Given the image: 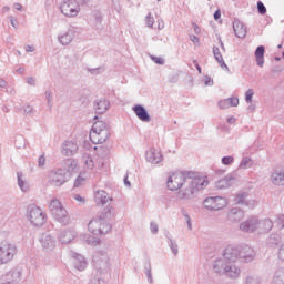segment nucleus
I'll return each instance as SVG.
<instances>
[{
    "label": "nucleus",
    "mask_w": 284,
    "mask_h": 284,
    "mask_svg": "<svg viewBox=\"0 0 284 284\" xmlns=\"http://www.w3.org/2000/svg\"><path fill=\"white\" fill-rule=\"evenodd\" d=\"M189 181V186L184 191H180L178 193L179 199H194L201 190H205L210 182L207 178H194V172H175L172 173L166 181V187L171 192H176V190H181L185 183Z\"/></svg>",
    "instance_id": "nucleus-1"
},
{
    "label": "nucleus",
    "mask_w": 284,
    "mask_h": 284,
    "mask_svg": "<svg viewBox=\"0 0 284 284\" xmlns=\"http://www.w3.org/2000/svg\"><path fill=\"white\" fill-rule=\"evenodd\" d=\"M213 270L215 274H220V276L224 275L226 278H232V281H236V278L241 277V267L236 264H232V262H225V260H215Z\"/></svg>",
    "instance_id": "nucleus-2"
},
{
    "label": "nucleus",
    "mask_w": 284,
    "mask_h": 284,
    "mask_svg": "<svg viewBox=\"0 0 284 284\" xmlns=\"http://www.w3.org/2000/svg\"><path fill=\"white\" fill-rule=\"evenodd\" d=\"M49 210L53 219L57 220L58 223H61V225H70V223H72L68 210H65V206H63L59 199H53L50 201Z\"/></svg>",
    "instance_id": "nucleus-3"
},
{
    "label": "nucleus",
    "mask_w": 284,
    "mask_h": 284,
    "mask_svg": "<svg viewBox=\"0 0 284 284\" xmlns=\"http://www.w3.org/2000/svg\"><path fill=\"white\" fill-rule=\"evenodd\" d=\"M89 138L94 145L105 143L110 139V129H108L103 121L94 122Z\"/></svg>",
    "instance_id": "nucleus-4"
},
{
    "label": "nucleus",
    "mask_w": 284,
    "mask_h": 284,
    "mask_svg": "<svg viewBox=\"0 0 284 284\" xmlns=\"http://www.w3.org/2000/svg\"><path fill=\"white\" fill-rule=\"evenodd\" d=\"M27 219L33 227H43L48 221V215L37 204H30L27 207Z\"/></svg>",
    "instance_id": "nucleus-5"
},
{
    "label": "nucleus",
    "mask_w": 284,
    "mask_h": 284,
    "mask_svg": "<svg viewBox=\"0 0 284 284\" xmlns=\"http://www.w3.org/2000/svg\"><path fill=\"white\" fill-rule=\"evenodd\" d=\"M14 254H17V245L2 241L0 243V265H6L14 258Z\"/></svg>",
    "instance_id": "nucleus-6"
},
{
    "label": "nucleus",
    "mask_w": 284,
    "mask_h": 284,
    "mask_svg": "<svg viewBox=\"0 0 284 284\" xmlns=\"http://www.w3.org/2000/svg\"><path fill=\"white\" fill-rule=\"evenodd\" d=\"M59 10L61 14L72 19L79 16V12H81V6H79L77 0H64L59 4Z\"/></svg>",
    "instance_id": "nucleus-7"
},
{
    "label": "nucleus",
    "mask_w": 284,
    "mask_h": 284,
    "mask_svg": "<svg viewBox=\"0 0 284 284\" xmlns=\"http://www.w3.org/2000/svg\"><path fill=\"white\" fill-rule=\"evenodd\" d=\"M93 266L99 272H105L110 270V256H108L106 252L97 251L92 257Z\"/></svg>",
    "instance_id": "nucleus-8"
},
{
    "label": "nucleus",
    "mask_w": 284,
    "mask_h": 284,
    "mask_svg": "<svg viewBox=\"0 0 284 284\" xmlns=\"http://www.w3.org/2000/svg\"><path fill=\"white\" fill-rule=\"evenodd\" d=\"M203 205L209 212H219V210H223L227 205V200L221 196H211L204 200Z\"/></svg>",
    "instance_id": "nucleus-9"
},
{
    "label": "nucleus",
    "mask_w": 284,
    "mask_h": 284,
    "mask_svg": "<svg viewBox=\"0 0 284 284\" xmlns=\"http://www.w3.org/2000/svg\"><path fill=\"white\" fill-rule=\"evenodd\" d=\"M48 179L50 185L61 187V185L68 182V172H65L63 169H57L49 172Z\"/></svg>",
    "instance_id": "nucleus-10"
},
{
    "label": "nucleus",
    "mask_w": 284,
    "mask_h": 284,
    "mask_svg": "<svg viewBox=\"0 0 284 284\" xmlns=\"http://www.w3.org/2000/svg\"><path fill=\"white\" fill-rule=\"evenodd\" d=\"M39 243L47 254H50V252H54V248L57 247V239L50 234V233H42Z\"/></svg>",
    "instance_id": "nucleus-11"
},
{
    "label": "nucleus",
    "mask_w": 284,
    "mask_h": 284,
    "mask_svg": "<svg viewBox=\"0 0 284 284\" xmlns=\"http://www.w3.org/2000/svg\"><path fill=\"white\" fill-rule=\"evenodd\" d=\"M237 247L240 252V260L243 261V263H252V261L256 258V252L254 248H252V246L244 244Z\"/></svg>",
    "instance_id": "nucleus-12"
},
{
    "label": "nucleus",
    "mask_w": 284,
    "mask_h": 284,
    "mask_svg": "<svg viewBox=\"0 0 284 284\" xmlns=\"http://www.w3.org/2000/svg\"><path fill=\"white\" fill-rule=\"evenodd\" d=\"M260 227L261 220H258V217H250L240 224L241 232H246L248 234H252V232H256Z\"/></svg>",
    "instance_id": "nucleus-13"
},
{
    "label": "nucleus",
    "mask_w": 284,
    "mask_h": 284,
    "mask_svg": "<svg viewBox=\"0 0 284 284\" xmlns=\"http://www.w3.org/2000/svg\"><path fill=\"white\" fill-rule=\"evenodd\" d=\"M240 258L239 246H227L224 250L223 258H219L217 261H225V263H236Z\"/></svg>",
    "instance_id": "nucleus-14"
},
{
    "label": "nucleus",
    "mask_w": 284,
    "mask_h": 284,
    "mask_svg": "<svg viewBox=\"0 0 284 284\" xmlns=\"http://www.w3.org/2000/svg\"><path fill=\"white\" fill-rule=\"evenodd\" d=\"M2 284H19L21 282V271L13 268L1 276Z\"/></svg>",
    "instance_id": "nucleus-15"
},
{
    "label": "nucleus",
    "mask_w": 284,
    "mask_h": 284,
    "mask_svg": "<svg viewBox=\"0 0 284 284\" xmlns=\"http://www.w3.org/2000/svg\"><path fill=\"white\" fill-rule=\"evenodd\" d=\"M234 201L237 203V205H245L246 207H250V210L258 205V202H256L254 199H250V194L247 193L237 194Z\"/></svg>",
    "instance_id": "nucleus-16"
},
{
    "label": "nucleus",
    "mask_w": 284,
    "mask_h": 284,
    "mask_svg": "<svg viewBox=\"0 0 284 284\" xmlns=\"http://www.w3.org/2000/svg\"><path fill=\"white\" fill-rule=\"evenodd\" d=\"M79 152V144L74 141H64L61 145V153L64 156H74Z\"/></svg>",
    "instance_id": "nucleus-17"
},
{
    "label": "nucleus",
    "mask_w": 284,
    "mask_h": 284,
    "mask_svg": "<svg viewBox=\"0 0 284 284\" xmlns=\"http://www.w3.org/2000/svg\"><path fill=\"white\" fill-rule=\"evenodd\" d=\"M145 159L149 163L159 165V163L163 162V153H161V151L152 148L149 151H146Z\"/></svg>",
    "instance_id": "nucleus-18"
},
{
    "label": "nucleus",
    "mask_w": 284,
    "mask_h": 284,
    "mask_svg": "<svg viewBox=\"0 0 284 284\" xmlns=\"http://www.w3.org/2000/svg\"><path fill=\"white\" fill-rule=\"evenodd\" d=\"M132 110L134 114L138 116V119L143 123H150L152 121V118H150V113H148L145 106L136 104L132 108Z\"/></svg>",
    "instance_id": "nucleus-19"
},
{
    "label": "nucleus",
    "mask_w": 284,
    "mask_h": 284,
    "mask_svg": "<svg viewBox=\"0 0 284 284\" xmlns=\"http://www.w3.org/2000/svg\"><path fill=\"white\" fill-rule=\"evenodd\" d=\"M233 30H234L235 37H237V39H245V37L247 36V28L239 19H234Z\"/></svg>",
    "instance_id": "nucleus-20"
},
{
    "label": "nucleus",
    "mask_w": 284,
    "mask_h": 284,
    "mask_svg": "<svg viewBox=\"0 0 284 284\" xmlns=\"http://www.w3.org/2000/svg\"><path fill=\"white\" fill-rule=\"evenodd\" d=\"M95 114H105L110 110V101L105 99L95 100L93 102Z\"/></svg>",
    "instance_id": "nucleus-21"
},
{
    "label": "nucleus",
    "mask_w": 284,
    "mask_h": 284,
    "mask_svg": "<svg viewBox=\"0 0 284 284\" xmlns=\"http://www.w3.org/2000/svg\"><path fill=\"white\" fill-rule=\"evenodd\" d=\"M266 245L271 248H276L283 245V235L281 233H273L266 239Z\"/></svg>",
    "instance_id": "nucleus-22"
},
{
    "label": "nucleus",
    "mask_w": 284,
    "mask_h": 284,
    "mask_svg": "<svg viewBox=\"0 0 284 284\" xmlns=\"http://www.w3.org/2000/svg\"><path fill=\"white\" fill-rule=\"evenodd\" d=\"M103 219L98 217L93 219L88 223V230L91 232V234H94V236H101V223Z\"/></svg>",
    "instance_id": "nucleus-23"
},
{
    "label": "nucleus",
    "mask_w": 284,
    "mask_h": 284,
    "mask_svg": "<svg viewBox=\"0 0 284 284\" xmlns=\"http://www.w3.org/2000/svg\"><path fill=\"white\" fill-rule=\"evenodd\" d=\"M72 256H73V265L75 270H78L79 272H83V270L88 267V262L85 261V257H83V255L78 253H73Z\"/></svg>",
    "instance_id": "nucleus-24"
},
{
    "label": "nucleus",
    "mask_w": 284,
    "mask_h": 284,
    "mask_svg": "<svg viewBox=\"0 0 284 284\" xmlns=\"http://www.w3.org/2000/svg\"><path fill=\"white\" fill-rule=\"evenodd\" d=\"M75 237H77V234L74 233V231H70V230L61 231L58 236L60 243L62 244L72 243V241H74Z\"/></svg>",
    "instance_id": "nucleus-25"
},
{
    "label": "nucleus",
    "mask_w": 284,
    "mask_h": 284,
    "mask_svg": "<svg viewBox=\"0 0 284 284\" xmlns=\"http://www.w3.org/2000/svg\"><path fill=\"white\" fill-rule=\"evenodd\" d=\"M227 216H229V221H232L233 223H239V221H242L245 214L243 213V210L239 207H233L229 211Z\"/></svg>",
    "instance_id": "nucleus-26"
},
{
    "label": "nucleus",
    "mask_w": 284,
    "mask_h": 284,
    "mask_svg": "<svg viewBox=\"0 0 284 284\" xmlns=\"http://www.w3.org/2000/svg\"><path fill=\"white\" fill-rule=\"evenodd\" d=\"M58 41L61 45H70V43L74 41V31L68 30L65 33L58 37Z\"/></svg>",
    "instance_id": "nucleus-27"
},
{
    "label": "nucleus",
    "mask_w": 284,
    "mask_h": 284,
    "mask_svg": "<svg viewBox=\"0 0 284 284\" xmlns=\"http://www.w3.org/2000/svg\"><path fill=\"white\" fill-rule=\"evenodd\" d=\"M77 165H79L77 160L67 159L62 162V168H63L62 170H64V172H67V175L72 174V172H74V170H77Z\"/></svg>",
    "instance_id": "nucleus-28"
},
{
    "label": "nucleus",
    "mask_w": 284,
    "mask_h": 284,
    "mask_svg": "<svg viewBox=\"0 0 284 284\" xmlns=\"http://www.w3.org/2000/svg\"><path fill=\"white\" fill-rule=\"evenodd\" d=\"M255 59L258 68H263L265 65V47L258 45L255 50Z\"/></svg>",
    "instance_id": "nucleus-29"
},
{
    "label": "nucleus",
    "mask_w": 284,
    "mask_h": 284,
    "mask_svg": "<svg viewBox=\"0 0 284 284\" xmlns=\"http://www.w3.org/2000/svg\"><path fill=\"white\" fill-rule=\"evenodd\" d=\"M94 200L97 205H105L108 201H110V197H108V192L105 191H97L94 194Z\"/></svg>",
    "instance_id": "nucleus-30"
},
{
    "label": "nucleus",
    "mask_w": 284,
    "mask_h": 284,
    "mask_svg": "<svg viewBox=\"0 0 284 284\" xmlns=\"http://www.w3.org/2000/svg\"><path fill=\"white\" fill-rule=\"evenodd\" d=\"M271 181L274 185H284V171H275L271 176Z\"/></svg>",
    "instance_id": "nucleus-31"
},
{
    "label": "nucleus",
    "mask_w": 284,
    "mask_h": 284,
    "mask_svg": "<svg viewBox=\"0 0 284 284\" xmlns=\"http://www.w3.org/2000/svg\"><path fill=\"white\" fill-rule=\"evenodd\" d=\"M99 217H101L103 221H110L111 219H114V207L112 205H108L104 207Z\"/></svg>",
    "instance_id": "nucleus-32"
},
{
    "label": "nucleus",
    "mask_w": 284,
    "mask_h": 284,
    "mask_svg": "<svg viewBox=\"0 0 284 284\" xmlns=\"http://www.w3.org/2000/svg\"><path fill=\"white\" fill-rule=\"evenodd\" d=\"M144 274L148 278V282L150 284L154 283V278L152 277V263L150 262V260H148L145 263H144Z\"/></svg>",
    "instance_id": "nucleus-33"
},
{
    "label": "nucleus",
    "mask_w": 284,
    "mask_h": 284,
    "mask_svg": "<svg viewBox=\"0 0 284 284\" xmlns=\"http://www.w3.org/2000/svg\"><path fill=\"white\" fill-rule=\"evenodd\" d=\"M261 225L263 232H272V229L274 227V222L270 219H264L263 221H260V227Z\"/></svg>",
    "instance_id": "nucleus-34"
},
{
    "label": "nucleus",
    "mask_w": 284,
    "mask_h": 284,
    "mask_svg": "<svg viewBox=\"0 0 284 284\" xmlns=\"http://www.w3.org/2000/svg\"><path fill=\"white\" fill-rule=\"evenodd\" d=\"M112 230V224L108 222V220H102L101 226H100V236H105V234H109Z\"/></svg>",
    "instance_id": "nucleus-35"
},
{
    "label": "nucleus",
    "mask_w": 284,
    "mask_h": 284,
    "mask_svg": "<svg viewBox=\"0 0 284 284\" xmlns=\"http://www.w3.org/2000/svg\"><path fill=\"white\" fill-rule=\"evenodd\" d=\"M274 284H284V268H278L273 277Z\"/></svg>",
    "instance_id": "nucleus-36"
},
{
    "label": "nucleus",
    "mask_w": 284,
    "mask_h": 284,
    "mask_svg": "<svg viewBox=\"0 0 284 284\" xmlns=\"http://www.w3.org/2000/svg\"><path fill=\"white\" fill-rule=\"evenodd\" d=\"M18 185L22 192H28V183L23 182V173L17 172Z\"/></svg>",
    "instance_id": "nucleus-37"
},
{
    "label": "nucleus",
    "mask_w": 284,
    "mask_h": 284,
    "mask_svg": "<svg viewBox=\"0 0 284 284\" xmlns=\"http://www.w3.org/2000/svg\"><path fill=\"white\" fill-rule=\"evenodd\" d=\"M273 224H275V227H277V230H284V214L275 215Z\"/></svg>",
    "instance_id": "nucleus-38"
},
{
    "label": "nucleus",
    "mask_w": 284,
    "mask_h": 284,
    "mask_svg": "<svg viewBox=\"0 0 284 284\" xmlns=\"http://www.w3.org/2000/svg\"><path fill=\"white\" fill-rule=\"evenodd\" d=\"M245 284H261V277L258 275H247Z\"/></svg>",
    "instance_id": "nucleus-39"
},
{
    "label": "nucleus",
    "mask_w": 284,
    "mask_h": 284,
    "mask_svg": "<svg viewBox=\"0 0 284 284\" xmlns=\"http://www.w3.org/2000/svg\"><path fill=\"white\" fill-rule=\"evenodd\" d=\"M247 168H252V160L250 158H243L240 163V169L247 170Z\"/></svg>",
    "instance_id": "nucleus-40"
},
{
    "label": "nucleus",
    "mask_w": 284,
    "mask_h": 284,
    "mask_svg": "<svg viewBox=\"0 0 284 284\" xmlns=\"http://www.w3.org/2000/svg\"><path fill=\"white\" fill-rule=\"evenodd\" d=\"M234 176L229 174L225 178L221 179V183H225L224 187H231L232 183H234Z\"/></svg>",
    "instance_id": "nucleus-41"
},
{
    "label": "nucleus",
    "mask_w": 284,
    "mask_h": 284,
    "mask_svg": "<svg viewBox=\"0 0 284 284\" xmlns=\"http://www.w3.org/2000/svg\"><path fill=\"white\" fill-rule=\"evenodd\" d=\"M169 246L171 247L172 253L174 256L179 254V244L172 239H169Z\"/></svg>",
    "instance_id": "nucleus-42"
},
{
    "label": "nucleus",
    "mask_w": 284,
    "mask_h": 284,
    "mask_svg": "<svg viewBox=\"0 0 284 284\" xmlns=\"http://www.w3.org/2000/svg\"><path fill=\"white\" fill-rule=\"evenodd\" d=\"M181 212H182V215L184 216V219L186 221L189 230L192 231V219L190 217V214L184 209H182Z\"/></svg>",
    "instance_id": "nucleus-43"
},
{
    "label": "nucleus",
    "mask_w": 284,
    "mask_h": 284,
    "mask_svg": "<svg viewBox=\"0 0 284 284\" xmlns=\"http://www.w3.org/2000/svg\"><path fill=\"white\" fill-rule=\"evenodd\" d=\"M257 12L258 14H267V8L263 3V1H257Z\"/></svg>",
    "instance_id": "nucleus-44"
},
{
    "label": "nucleus",
    "mask_w": 284,
    "mask_h": 284,
    "mask_svg": "<svg viewBox=\"0 0 284 284\" xmlns=\"http://www.w3.org/2000/svg\"><path fill=\"white\" fill-rule=\"evenodd\" d=\"M84 160V164L87 165V168H89V170H92V168H94V160H92V156L87 155L83 158Z\"/></svg>",
    "instance_id": "nucleus-45"
},
{
    "label": "nucleus",
    "mask_w": 284,
    "mask_h": 284,
    "mask_svg": "<svg viewBox=\"0 0 284 284\" xmlns=\"http://www.w3.org/2000/svg\"><path fill=\"white\" fill-rule=\"evenodd\" d=\"M213 54L216 61H222L223 54H221V50L219 49V47H213Z\"/></svg>",
    "instance_id": "nucleus-46"
},
{
    "label": "nucleus",
    "mask_w": 284,
    "mask_h": 284,
    "mask_svg": "<svg viewBox=\"0 0 284 284\" xmlns=\"http://www.w3.org/2000/svg\"><path fill=\"white\" fill-rule=\"evenodd\" d=\"M254 97V89H248L245 93L246 103H252V98Z\"/></svg>",
    "instance_id": "nucleus-47"
},
{
    "label": "nucleus",
    "mask_w": 284,
    "mask_h": 284,
    "mask_svg": "<svg viewBox=\"0 0 284 284\" xmlns=\"http://www.w3.org/2000/svg\"><path fill=\"white\" fill-rule=\"evenodd\" d=\"M222 163H223V165H232V163H234V156H232V155L223 156Z\"/></svg>",
    "instance_id": "nucleus-48"
},
{
    "label": "nucleus",
    "mask_w": 284,
    "mask_h": 284,
    "mask_svg": "<svg viewBox=\"0 0 284 284\" xmlns=\"http://www.w3.org/2000/svg\"><path fill=\"white\" fill-rule=\"evenodd\" d=\"M145 23L148 28H152V26H154V18L152 17V13H148V16L145 17Z\"/></svg>",
    "instance_id": "nucleus-49"
},
{
    "label": "nucleus",
    "mask_w": 284,
    "mask_h": 284,
    "mask_svg": "<svg viewBox=\"0 0 284 284\" xmlns=\"http://www.w3.org/2000/svg\"><path fill=\"white\" fill-rule=\"evenodd\" d=\"M219 108L221 110H227V108H230V100L229 99H225V100H221L219 102Z\"/></svg>",
    "instance_id": "nucleus-50"
},
{
    "label": "nucleus",
    "mask_w": 284,
    "mask_h": 284,
    "mask_svg": "<svg viewBox=\"0 0 284 284\" xmlns=\"http://www.w3.org/2000/svg\"><path fill=\"white\" fill-rule=\"evenodd\" d=\"M47 102H48V106L52 108V91L48 90L44 92Z\"/></svg>",
    "instance_id": "nucleus-51"
},
{
    "label": "nucleus",
    "mask_w": 284,
    "mask_h": 284,
    "mask_svg": "<svg viewBox=\"0 0 284 284\" xmlns=\"http://www.w3.org/2000/svg\"><path fill=\"white\" fill-rule=\"evenodd\" d=\"M151 59L156 65H165V60L163 58L152 55Z\"/></svg>",
    "instance_id": "nucleus-52"
},
{
    "label": "nucleus",
    "mask_w": 284,
    "mask_h": 284,
    "mask_svg": "<svg viewBox=\"0 0 284 284\" xmlns=\"http://www.w3.org/2000/svg\"><path fill=\"white\" fill-rule=\"evenodd\" d=\"M38 168H45V153L39 156L38 159Z\"/></svg>",
    "instance_id": "nucleus-53"
},
{
    "label": "nucleus",
    "mask_w": 284,
    "mask_h": 284,
    "mask_svg": "<svg viewBox=\"0 0 284 284\" xmlns=\"http://www.w3.org/2000/svg\"><path fill=\"white\" fill-rule=\"evenodd\" d=\"M150 230H151L152 234H159V224H156V222H151Z\"/></svg>",
    "instance_id": "nucleus-54"
},
{
    "label": "nucleus",
    "mask_w": 284,
    "mask_h": 284,
    "mask_svg": "<svg viewBox=\"0 0 284 284\" xmlns=\"http://www.w3.org/2000/svg\"><path fill=\"white\" fill-rule=\"evenodd\" d=\"M230 108H236L239 105V98H229Z\"/></svg>",
    "instance_id": "nucleus-55"
},
{
    "label": "nucleus",
    "mask_w": 284,
    "mask_h": 284,
    "mask_svg": "<svg viewBox=\"0 0 284 284\" xmlns=\"http://www.w3.org/2000/svg\"><path fill=\"white\" fill-rule=\"evenodd\" d=\"M73 199H74V201H78V203H81V205H85V197H83L79 194H74Z\"/></svg>",
    "instance_id": "nucleus-56"
},
{
    "label": "nucleus",
    "mask_w": 284,
    "mask_h": 284,
    "mask_svg": "<svg viewBox=\"0 0 284 284\" xmlns=\"http://www.w3.org/2000/svg\"><path fill=\"white\" fill-rule=\"evenodd\" d=\"M217 63H219L220 68H222V70H226V72H230V68L227 67V64L225 63V60H223V58H222V60H219Z\"/></svg>",
    "instance_id": "nucleus-57"
},
{
    "label": "nucleus",
    "mask_w": 284,
    "mask_h": 284,
    "mask_svg": "<svg viewBox=\"0 0 284 284\" xmlns=\"http://www.w3.org/2000/svg\"><path fill=\"white\" fill-rule=\"evenodd\" d=\"M90 284H105V280L101 277H93L90 282Z\"/></svg>",
    "instance_id": "nucleus-58"
},
{
    "label": "nucleus",
    "mask_w": 284,
    "mask_h": 284,
    "mask_svg": "<svg viewBox=\"0 0 284 284\" xmlns=\"http://www.w3.org/2000/svg\"><path fill=\"white\" fill-rule=\"evenodd\" d=\"M85 181L81 175H79L74 181V187H81V184Z\"/></svg>",
    "instance_id": "nucleus-59"
},
{
    "label": "nucleus",
    "mask_w": 284,
    "mask_h": 284,
    "mask_svg": "<svg viewBox=\"0 0 284 284\" xmlns=\"http://www.w3.org/2000/svg\"><path fill=\"white\" fill-rule=\"evenodd\" d=\"M27 83L29 84V85H37V80L34 79V78H32V77H29V78H27Z\"/></svg>",
    "instance_id": "nucleus-60"
},
{
    "label": "nucleus",
    "mask_w": 284,
    "mask_h": 284,
    "mask_svg": "<svg viewBox=\"0 0 284 284\" xmlns=\"http://www.w3.org/2000/svg\"><path fill=\"white\" fill-rule=\"evenodd\" d=\"M204 83L205 85H214V80H212V78L206 75L204 79Z\"/></svg>",
    "instance_id": "nucleus-61"
},
{
    "label": "nucleus",
    "mask_w": 284,
    "mask_h": 284,
    "mask_svg": "<svg viewBox=\"0 0 284 284\" xmlns=\"http://www.w3.org/2000/svg\"><path fill=\"white\" fill-rule=\"evenodd\" d=\"M192 26L195 34H201V28L199 27V24H196V22H193Z\"/></svg>",
    "instance_id": "nucleus-62"
},
{
    "label": "nucleus",
    "mask_w": 284,
    "mask_h": 284,
    "mask_svg": "<svg viewBox=\"0 0 284 284\" xmlns=\"http://www.w3.org/2000/svg\"><path fill=\"white\" fill-rule=\"evenodd\" d=\"M9 19H10V23H11L12 28H17V19H14V17H12V16H10Z\"/></svg>",
    "instance_id": "nucleus-63"
},
{
    "label": "nucleus",
    "mask_w": 284,
    "mask_h": 284,
    "mask_svg": "<svg viewBox=\"0 0 284 284\" xmlns=\"http://www.w3.org/2000/svg\"><path fill=\"white\" fill-rule=\"evenodd\" d=\"M24 114H32V106L31 105H27L23 110Z\"/></svg>",
    "instance_id": "nucleus-64"
}]
</instances>
